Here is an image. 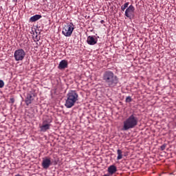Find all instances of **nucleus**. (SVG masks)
Returning <instances> with one entry per match:
<instances>
[{"label": "nucleus", "mask_w": 176, "mask_h": 176, "mask_svg": "<svg viewBox=\"0 0 176 176\" xmlns=\"http://www.w3.org/2000/svg\"><path fill=\"white\" fill-rule=\"evenodd\" d=\"M102 80L108 87H116L119 83V78L111 70L105 71L102 74Z\"/></svg>", "instance_id": "f257e3e1"}, {"label": "nucleus", "mask_w": 176, "mask_h": 176, "mask_svg": "<svg viewBox=\"0 0 176 176\" xmlns=\"http://www.w3.org/2000/svg\"><path fill=\"white\" fill-rule=\"evenodd\" d=\"M138 117L137 114H131L129 116L124 122L122 126V131H127L128 130H131L138 125Z\"/></svg>", "instance_id": "f03ea898"}, {"label": "nucleus", "mask_w": 176, "mask_h": 176, "mask_svg": "<svg viewBox=\"0 0 176 176\" xmlns=\"http://www.w3.org/2000/svg\"><path fill=\"white\" fill-rule=\"evenodd\" d=\"M79 98V95L76 91H70L67 95V99L65 103L66 108H72Z\"/></svg>", "instance_id": "7ed1b4c3"}, {"label": "nucleus", "mask_w": 176, "mask_h": 176, "mask_svg": "<svg viewBox=\"0 0 176 176\" xmlns=\"http://www.w3.org/2000/svg\"><path fill=\"white\" fill-rule=\"evenodd\" d=\"M53 122V118L52 116H46L43 119L42 125H40V131L42 133H46L47 130H50L52 127V123Z\"/></svg>", "instance_id": "20e7f679"}, {"label": "nucleus", "mask_w": 176, "mask_h": 176, "mask_svg": "<svg viewBox=\"0 0 176 176\" xmlns=\"http://www.w3.org/2000/svg\"><path fill=\"white\" fill-rule=\"evenodd\" d=\"M74 23H67L63 28L62 34L65 35V36H71L72 35V32H74Z\"/></svg>", "instance_id": "39448f33"}, {"label": "nucleus", "mask_w": 176, "mask_h": 176, "mask_svg": "<svg viewBox=\"0 0 176 176\" xmlns=\"http://www.w3.org/2000/svg\"><path fill=\"white\" fill-rule=\"evenodd\" d=\"M14 57L15 58V61H23L25 57V51L23 49L15 50Z\"/></svg>", "instance_id": "423d86ee"}, {"label": "nucleus", "mask_w": 176, "mask_h": 176, "mask_svg": "<svg viewBox=\"0 0 176 176\" xmlns=\"http://www.w3.org/2000/svg\"><path fill=\"white\" fill-rule=\"evenodd\" d=\"M134 10H135L134 6H129L125 10L126 17L128 19H131L132 16L134 17Z\"/></svg>", "instance_id": "0eeeda50"}, {"label": "nucleus", "mask_w": 176, "mask_h": 176, "mask_svg": "<svg viewBox=\"0 0 176 176\" xmlns=\"http://www.w3.org/2000/svg\"><path fill=\"white\" fill-rule=\"evenodd\" d=\"M52 163L50 157H45L43 160L42 167L45 168V170H47V168L52 166Z\"/></svg>", "instance_id": "6e6552de"}, {"label": "nucleus", "mask_w": 176, "mask_h": 176, "mask_svg": "<svg viewBox=\"0 0 176 176\" xmlns=\"http://www.w3.org/2000/svg\"><path fill=\"white\" fill-rule=\"evenodd\" d=\"M34 97L35 95L34 94H28L25 100V102L26 105H30V104H32V101H34Z\"/></svg>", "instance_id": "1a4fd4ad"}, {"label": "nucleus", "mask_w": 176, "mask_h": 176, "mask_svg": "<svg viewBox=\"0 0 176 176\" xmlns=\"http://www.w3.org/2000/svg\"><path fill=\"white\" fill-rule=\"evenodd\" d=\"M98 39L95 38L93 36H89L87 39V43L88 45H91V46L96 45L98 42Z\"/></svg>", "instance_id": "9d476101"}, {"label": "nucleus", "mask_w": 176, "mask_h": 176, "mask_svg": "<svg viewBox=\"0 0 176 176\" xmlns=\"http://www.w3.org/2000/svg\"><path fill=\"white\" fill-rule=\"evenodd\" d=\"M58 69H65V68H68V61L66 60H62L58 66Z\"/></svg>", "instance_id": "9b49d317"}, {"label": "nucleus", "mask_w": 176, "mask_h": 176, "mask_svg": "<svg viewBox=\"0 0 176 176\" xmlns=\"http://www.w3.org/2000/svg\"><path fill=\"white\" fill-rule=\"evenodd\" d=\"M107 171L109 173V175H113L118 171V168L115 165H111L108 167Z\"/></svg>", "instance_id": "f8f14e48"}, {"label": "nucleus", "mask_w": 176, "mask_h": 176, "mask_svg": "<svg viewBox=\"0 0 176 176\" xmlns=\"http://www.w3.org/2000/svg\"><path fill=\"white\" fill-rule=\"evenodd\" d=\"M40 19H42V15L36 14L30 19V21H31L32 23H35V21H38V20H39Z\"/></svg>", "instance_id": "ddd939ff"}, {"label": "nucleus", "mask_w": 176, "mask_h": 176, "mask_svg": "<svg viewBox=\"0 0 176 176\" xmlns=\"http://www.w3.org/2000/svg\"><path fill=\"white\" fill-rule=\"evenodd\" d=\"M122 153H123V152L122 151V150L118 149L117 151V154H118L117 160H120L123 159Z\"/></svg>", "instance_id": "4468645a"}, {"label": "nucleus", "mask_w": 176, "mask_h": 176, "mask_svg": "<svg viewBox=\"0 0 176 176\" xmlns=\"http://www.w3.org/2000/svg\"><path fill=\"white\" fill-rule=\"evenodd\" d=\"M129 2L125 3L123 6H122L121 10L122 12H124V10H126V9H127V8H129Z\"/></svg>", "instance_id": "2eb2a0df"}, {"label": "nucleus", "mask_w": 176, "mask_h": 176, "mask_svg": "<svg viewBox=\"0 0 176 176\" xmlns=\"http://www.w3.org/2000/svg\"><path fill=\"white\" fill-rule=\"evenodd\" d=\"M131 101H133L131 96H127L126 98L125 102H131Z\"/></svg>", "instance_id": "dca6fc26"}, {"label": "nucleus", "mask_w": 176, "mask_h": 176, "mask_svg": "<svg viewBox=\"0 0 176 176\" xmlns=\"http://www.w3.org/2000/svg\"><path fill=\"white\" fill-rule=\"evenodd\" d=\"M4 86H5V82H3V80H0V89H3Z\"/></svg>", "instance_id": "f3484780"}, {"label": "nucleus", "mask_w": 176, "mask_h": 176, "mask_svg": "<svg viewBox=\"0 0 176 176\" xmlns=\"http://www.w3.org/2000/svg\"><path fill=\"white\" fill-rule=\"evenodd\" d=\"M166 146H167V145L166 144H163L162 146H161V150L164 151V149H166Z\"/></svg>", "instance_id": "a211bd4d"}, {"label": "nucleus", "mask_w": 176, "mask_h": 176, "mask_svg": "<svg viewBox=\"0 0 176 176\" xmlns=\"http://www.w3.org/2000/svg\"><path fill=\"white\" fill-rule=\"evenodd\" d=\"M100 23H101V24H104V23H105V21L104 20H102V21H100Z\"/></svg>", "instance_id": "6ab92c4d"}, {"label": "nucleus", "mask_w": 176, "mask_h": 176, "mask_svg": "<svg viewBox=\"0 0 176 176\" xmlns=\"http://www.w3.org/2000/svg\"><path fill=\"white\" fill-rule=\"evenodd\" d=\"M10 101H11V102H12V104H13V102H14V99L11 98V99H10Z\"/></svg>", "instance_id": "aec40b11"}, {"label": "nucleus", "mask_w": 176, "mask_h": 176, "mask_svg": "<svg viewBox=\"0 0 176 176\" xmlns=\"http://www.w3.org/2000/svg\"><path fill=\"white\" fill-rule=\"evenodd\" d=\"M56 164H57V161L54 162V166H56Z\"/></svg>", "instance_id": "412c9836"}]
</instances>
